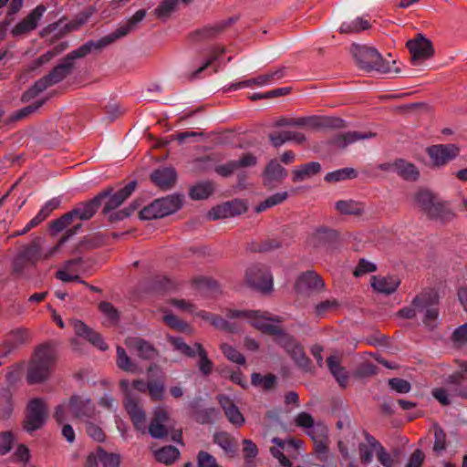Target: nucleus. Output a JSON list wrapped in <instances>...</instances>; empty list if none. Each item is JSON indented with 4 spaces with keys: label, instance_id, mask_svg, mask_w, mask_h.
<instances>
[{
    "label": "nucleus",
    "instance_id": "1",
    "mask_svg": "<svg viewBox=\"0 0 467 467\" xmlns=\"http://www.w3.org/2000/svg\"><path fill=\"white\" fill-rule=\"evenodd\" d=\"M171 304L182 313H189L194 317L205 321H227L228 319H238L246 321H281L273 314L262 310H241L226 308L222 314H213L204 310H197V307L185 299H174Z\"/></svg>",
    "mask_w": 467,
    "mask_h": 467
},
{
    "label": "nucleus",
    "instance_id": "2",
    "mask_svg": "<svg viewBox=\"0 0 467 467\" xmlns=\"http://www.w3.org/2000/svg\"><path fill=\"white\" fill-rule=\"evenodd\" d=\"M440 297L433 289H423L417 294L410 304L400 309L398 317L403 319H414L421 317L426 321L436 320L440 317Z\"/></svg>",
    "mask_w": 467,
    "mask_h": 467
},
{
    "label": "nucleus",
    "instance_id": "3",
    "mask_svg": "<svg viewBox=\"0 0 467 467\" xmlns=\"http://www.w3.org/2000/svg\"><path fill=\"white\" fill-rule=\"evenodd\" d=\"M56 364V349L51 343L37 347L28 363L26 380L37 384L47 380Z\"/></svg>",
    "mask_w": 467,
    "mask_h": 467
},
{
    "label": "nucleus",
    "instance_id": "4",
    "mask_svg": "<svg viewBox=\"0 0 467 467\" xmlns=\"http://www.w3.org/2000/svg\"><path fill=\"white\" fill-rule=\"evenodd\" d=\"M354 56L359 67L367 71L376 70L379 73H400L396 61L384 60L380 54L373 47H356Z\"/></svg>",
    "mask_w": 467,
    "mask_h": 467
},
{
    "label": "nucleus",
    "instance_id": "5",
    "mask_svg": "<svg viewBox=\"0 0 467 467\" xmlns=\"http://www.w3.org/2000/svg\"><path fill=\"white\" fill-rule=\"evenodd\" d=\"M182 202V199L180 195H169L157 199L140 212V218L152 220L167 216L177 212L181 208Z\"/></svg>",
    "mask_w": 467,
    "mask_h": 467
},
{
    "label": "nucleus",
    "instance_id": "6",
    "mask_svg": "<svg viewBox=\"0 0 467 467\" xmlns=\"http://www.w3.org/2000/svg\"><path fill=\"white\" fill-rule=\"evenodd\" d=\"M73 62L64 59L63 63L57 66L47 76L37 80L35 85L29 88L25 97L34 98L44 91L48 87L63 80L71 71Z\"/></svg>",
    "mask_w": 467,
    "mask_h": 467
},
{
    "label": "nucleus",
    "instance_id": "7",
    "mask_svg": "<svg viewBox=\"0 0 467 467\" xmlns=\"http://www.w3.org/2000/svg\"><path fill=\"white\" fill-rule=\"evenodd\" d=\"M81 227L80 223L75 224L72 228L68 229L65 234L61 237L58 244L54 246L48 253L45 255H41L40 245L37 241H34L30 245H28L20 254L19 260H24L25 258L32 265H34L36 261L40 259H47L53 255L58 248L64 244L69 237L74 235L78 230Z\"/></svg>",
    "mask_w": 467,
    "mask_h": 467
},
{
    "label": "nucleus",
    "instance_id": "8",
    "mask_svg": "<svg viewBox=\"0 0 467 467\" xmlns=\"http://www.w3.org/2000/svg\"><path fill=\"white\" fill-rule=\"evenodd\" d=\"M245 282L251 287L266 293L273 288V276L263 265H253L245 272Z\"/></svg>",
    "mask_w": 467,
    "mask_h": 467
},
{
    "label": "nucleus",
    "instance_id": "9",
    "mask_svg": "<svg viewBox=\"0 0 467 467\" xmlns=\"http://www.w3.org/2000/svg\"><path fill=\"white\" fill-rule=\"evenodd\" d=\"M47 415V408L42 399H33L27 405V414L24 421V428L27 431H34L42 427Z\"/></svg>",
    "mask_w": 467,
    "mask_h": 467
},
{
    "label": "nucleus",
    "instance_id": "10",
    "mask_svg": "<svg viewBox=\"0 0 467 467\" xmlns=\"http://www.w3.org/2000/svg\"><path fill=\"white\" fill-rule=\"evenodd\" d=\"M406 47L411 55V63L414 66H419L422 61L431 58L434 54L431 42L421 34L407 41Z\"/></svg>",
    "mask_w": 467,
    "mask_h": 467
},
{
    "label": "nucleus",
    "instance_id": "11",
    "mask_svg": "<svg viewBox=\"0 0 467 467\" xmlns=\"http://www.w3.org/2000/svg\"><path fill=\"white\" fill-rule=\"evenodd\" d=\"M324 289L325 282L321 276L314 271H306L301 274L295 283V290L299 295L320 292Z\"/></svg>",
    "mask_w": 467,
    "mask_h": 467
},
{
    "label": "nucleus",
    "instance_id": "12",
    "mask_svg": "<svg viewBox=\"0 0 467 467\" xmlns=\"http://www.w3.org/2000/svg\"><path fill=\"white\" fill-rule=\"evenodd\" d=\"M431 161L434 166H444L459 154V148L455 144H438L427 149Z\"/></svg>",
    "mask_w": 467,
    "mask_h": 467
},
{
    "label": "nucleus",
    "instance_id": "13",
    "mask_svg": "<svg viewBox=\"0 0 467 467\" xmlns=\"http://www.w3.org/2000/svg\"><path fill=\"white\" fill-rule=\"evenodd\" d=\"M109 194V192H104L88 202L77 204L74 209L70 211L74 222L76 220H89L101 205V201Z\"/></svg>",
    "mask_w": 467,
    "mask_h": 467
},
{
    "label": "nucleus",
    "instance_id": "14",
    "mask_svg": "<svg viewBox=\"0 0 467 467\" xmlns=\"http://www.w3.org/2000/svg\"><path fill=\"white\" fill-rule=\"evenodd\" d=\"M254 325L261 332L274 336L275 341L284 348L286 352L296 344L293 337L285 333L279 326L274 323H254Z\"/></svg>",
    "mask_w": 467,
    "mask_h": 467
},
{
    "label": "nucleus",
    "instance_id": "15",
    "mask_svg": "<svg viewBox=\"0 0 467 467\" xmlns=\"http://www.w3.org/2000/svg\"><path fill=\"white\" fill-rule=\"evenodd\" d=\"M285 70L286 68L284 67H279L276 70L260 75L256 78L234 83L229 88V89H239L243 88L252 87L254 85L261 87L272 84L273 82L284 78L285 75Z\"/></svg>",
    "mask_w": 467,
    "mask_h": 467
},
{
    "label": "nucleus",
    "instance_id": "16",
    "mask_svg": "<svg viewBox=\"0 0 467 467\" xmlns=\"http://www.w3.org/2000/svg\"><path fill=\"white\" fill-rule=\"evenodd\" d=\"M46 10L45 5H37L22 21L14 26L12 34L14 36H21L36 29Z\"/></svg>",
    "mask_w": 467,
    "mask_h": 467
},
{
    "label": "nucleus",
    "instance_id": "17",
    "mask_svg": "<svg viewBox=\"0 0 467 467\" xmlns=\"http://www.w3.org/2000/svg\"><path fill=\"white\" fill-rule=\"evenodd\" d=\"M120 458L119 454L109 453L99 447L95 451L88 454L86 465L87 467H119Z\"/></svg>",
    "mask_w": 467,
    "mask_h": 467
},
{
    "label": "nucleus",
    "instance_id": "18",
    "mask_svg": "<svg viewBox=\"0 0 467 467\" xmlns=\"http://www.w3.org/2000/svg\"><path fill=\"white\" fill-rule=\"evenodd\" d=\"M124 407L135 429L144 433L146 431V414L139 401L127 395Z\"/></svg>",
    "mask_w": 467,
    "mask_h": 467
},
{
    "label": "nucleus",
    "instance_id": "19",
    "mask_svg": "<svg viewBox=\"0 0 467 467\" xmlns=\"http://www.w3.org/2000/svg\"><path fill=\"white\" fill-rule=\"evenodd\" d=\"M246 205L241 200H234L232 202H224L213 208L210 212V216L213 219L227 218L242 214L246 212Z\"/></svg>",
    "mask_w": 467,
    "mask_h": 467
},
{
    "label": "nucleus",
    "instance_id": "20",
    "mask_svg": "<svg viewBox=\"0 0 467 467\" xmlns=\"http://www.w3.org/2000/svg\"><path fill=\"white\" fill-rule=\"evenodd\" d=\"M168 422L169 416L166 410L162 407H158L154 410V416L149 426V432L153 438H163L168 434Z\"/></svg>",
    "mask_w": 467,
    "mask_h": 467
},
{
    "label": "nucleus",
    "instance_id": "21",
    "mask_svg": "<svg viewBox=\"0 0 467 467\" xmlns=\"http://www.w3.org/2000/svg\"><path fill=\"white\" fill-rule=\"evenodd\" d=\"M67 407L69 412L78 419L91 418L95 412V406L91 400L80 396L71 397Z\"/></svg>",
    "mask_w": 467,
    "mask_h": 467
},
{
    "label": "nucleus",
    "instance_id": "22",
    "mask_svg": "<svg viewBox=\"0 0 467 467\" xmlns=\"http://www.w3.org/2000/svg\"><path fill=\"white\" fill-rule=\"evenodd\" d=\"M286 175V170L276 160H271L263 173L264 185L272 188L282 182Z\"/></svg>",
    "mask_w": 467,
    "mask_h": 467
},
{
    "label": "nucleus",
    "instance_id": "23",
    "mask_svg": "<svg viewBox=\"0 0 467 467\" xmlns=\"http://www.w3.org/2000/svg\"><path fill=\"white\" fill-rule=\"evenodd\" d=\"M338 238L339 234L337 231L321 226L311 234L309 243L315 247L331 246L338 241Z\"/></svg>",
    "mask_w": 467,
    "mask_h": 467
},
{
    "label": "nucleus",
    "instance_id": "24",
    "mask_svg": "<svg viewBox=\"0 0 467 467\" xmlns=\"http://www.w3.org/2000/svg\"><path fill=\"white\" fill-rule=\"evenodd\" d=\"M146 11L144 9L138 10L125 24L119 26L114 32L108 35V43H113L115 40L127 36L138 27V25L144 19Z\"/></svg>",
    "mask_w": 467,
    "mask_h": 467
},
{
    "label": "nucleus",
    "instance_id": "25",
    "mask_svg": "<svg viewBox=\"0 0 467 467\" xmlns=\"http://www.w3.org/2000/svg\"><path fill=\"white\" fill-rule=\"evenodd\" d=\"M400 285V279L397 275H373L371 276V286L380 294H393Z\"/></svg>",
    "mask_w": 467,
    "mask_h": 467
},
{
    "label": "nucleus",
    "instance_id": "26",
    "mask_svg": "<svg viewBox=\"0 0 467 467\" xmlns=\"http://www.w3.org/2000/svg\"><path fill=\"white\" fill-rule=\"evenodd\" d=\"M150 179L158 187L168 190L175 184L177 173L172 167H162L155 170Z\"/></svg>",
    "mask_w": 467,
    "mask_h": 467
},
{
    "label": "nucleus",
    "instance_id": "27",
    "mask_svg": "<svg viewBox=\"0 0 467 467\" xmlns=\"http://www.w3.org/2000/svg\"><path fill=\"white\" fill-rule=\"evenodd\" d=\"M125 345L131 349H135L138 355L144 359H151L157 355L156 348L148 341L138 337L126 338Z\"/></svg>",
    "mask_w": 467,
    "mask_h": 467
},
{
    "label": "nucleus",
    "instance_id": "28",
    "mask_svg": "<svg viewBox=\"0 0 467 467\" xmlns=\"http://www.w3.org/2000/svg\"><path fill=\"white\" fill-rule=\"evenodd\" d=\"M137 186L136 182H130L126 186L111 194L109 200L105 203L103 212L108 213L109 211L117 209L120 206L126 199H128L131 193L135 191Z\"/></svg>",
    "mask_w": 467,
    "mask_h": 467
},
{
    "label": "nucleus",
    "instance_id": "29",
    "mask_svg": "<svg viewBox=\"0 0 467 467\" xmlns=\"http://www.w3.org/2000/svg\"><path fill=\"white\" fill-rule=\"evenodd\" d=\"M218 401L223 410L226 418L232 424L235 426H242L244 423L243 414L231 399L224 395H220L218 397Z\"/></svg>",
    "mask_w": 467,
    "mask_h": 467
},
{
    "label": "nucleus",
    "instance_id": "30",
    "mask_svg": "<svg viewBox=\"0 0 467 467\" xmlns=\"http://www.w3.org/2000/svg\"><path fill=\"white\" fill-rule=\"evenodd\" d=\"M74 330L78 337L87 339L99 349L106 350L108 348V345L103 340L101 336L93 331L85 323H75Z\"/></svg>",
    "mask_w": 467,
    "mask_h": 467
},
{
    "label": "nucleus",
    "instance_id": "31",
    "mask_svg": "<svg viewBox=\"0 0 467 467\" xmlns=\"http://www.w3.org/2000/svg\"><path fill=\"white\" fill-rule=\"evenodd\" d=\"M109 38V36H106L98 41H88L81 47H79L78 48L68 53L65 59L68 62H73V60L76 58H81L86 57L88 54L91 52L92 49H100L102 47H105L110 44L106 42V40Z\"/></svg>",
    "mask_w": 467,
    "mask_h": 467
},
{
    "label": "nucleus",
    "instance_id": "32",
    "mask_svg": "<svg viewBox=\"0 0 467 467\" xmlns=\"http://www.w3.org/2000/svg\"><path fill=\"white\" fill-rule=\"evenodd\" d=\"M365 441L377 454L378 461L385 467H392L394 461L391 455L385 450L379 441L367 431H363Z\"/></svg>",
    "mask_w": 467,
    "mask_h": 467
},
{
    "label": "nucleus",
    "instance_id": "33",
    "mask_svg": "<svg viewBox=\"0 0 467 467\" xmlns=\"http://www.w3.org/2000/svg\"><path fill=\"white\" fill-rule=\"evenodd\" d=\"M320 171L321 165L317 161H312L297 166L292 171V181L294 182H304L319 173Z\"/></svg>",
    "mask_w": 467,
    "mask_h": 467
},
{
    "label": "nucleus",
    "instance_id": "34",
    "mask_svg": "<svg viewBox=\"0 0 467 467\" xmlns=\"http://www.w3.org/2000/svg\"><path fill=\"white\" fill-rule=\"evenodd\" d=\"M269 140L275 148L283 145L285 142L293 140L298 144H302L306 140L303 133L297 131L285 130L275 131L269 134Z\"/></svg>",
    "mask_w": 467,
    "mask_h": 467
},
{
    "label": "nucleus",
    "instance_id": "35",
    "mask_svg": "<svg viewBox=\"0 0 467 467\" xmlns=\"http://www.w3.org/2000/svg\"><path fill=\"white\" fill-rule=\"evenodd\" d=\"M234 19L230 18L225 21L218 22L213 26H205L196 32L199 39L201 40H209L217 37L220 36L232 23H234Z\"/></svg>",
    "mask_w": 467,
    "mask_h": 467
},
{
    "label": "nucleus",
    "instance_id": "36",
    "mask_svg": "<svg viewBox=\"0 0 467 467\" xmlns=\"http://www.w3.org/2000/svg\"><path fill=\"white\" fill-rule=\"evenodd\" d=\"M327 367L342 388L348 384V375L344 368L340 366V358L337 356H330L327 360Z\"/></svg>",
    "mask_w": 467,
    "mask_h": 467
},
{
    "label": "nucleus",
    "instance_id": "37",
    "mask_svg": "<svg viewBox=\"0 0 467 467\" xmlns=\"http://www.w3.org/2000/svg\"><path fill=\"white\" fill-rule=\"evenodd\" d=\"M213 442L219 445L226 454L233 457L238 450V443L229 433L222 431L213 435Z\"/></svg>",
    "mask_w": 467,
    "mask_h": 467
},
{
    "label": "nucleus",
    "instance_id": "38",
    "mask_svg": "<svg viewBox=\"0 0 467 467\" xmlns=\"http://www.w3.org/2000/svg\"><path fill=\"white\" fill-rule=\"evenodd\" d=\"M430 218L440 220L441 222H447L453 218L454 214L451 211L447 202L437 201L433 203L431 209L426 213Z\"/></svg>",
    "mask_w": 467,
    "mask_h": 467
},
{
    "label": "nucleus",
    "instance_id": "39",
    "mask_svg": "<svg viewBox=\"0 0 467 467\" xmlns=\"http://www.w3.org/2000/svg\"><path fill=\"white\" fill-rule=\"evenodd\" d=\"M396 173L406 181L415 182L420 176L417 167L405 160L395 161Z\"/></svg>",
    "mask_w": 467,
    "mask_h": 467
},
{
    "label": "nucleus",
    "instance_id": "40",
    "mask_svg": "<svg viewBox=\"0 0 467 467\" xmlns=\"http://www.w3.org/2000/svg\"><path fill=\"white\" fill-rule=\"evenodd\" d=\"M335 209L343 215H361L364 204L354 200H340L335 203Z\"/></svg>",
    "mask_w": 467,
    "mask_h": 467
},
{
    "label": "nucleus",
    "instance_id": "41",
    "mask_svg": "<svg viewBox=\"0 0 467 467\" xmlns=\"http://www.w3.org/2000/svg\"><path fill=\"white\" fill-rule=\"evenodd\" d=\"M81 263H82L81 258H76V259L67 261L64 264L63 268L57 272V274H56L57 278L63 282L78 281V282L86 285V282L80 280L79 275L78 274L70 273L73 265H78Z\"/></svg>",
    "mask_w": 467,
    "mask_h": 467
},
{
    "label": "nucleus",
    "instance_id": "42",
    "mask_svg": "<svg viewBox=\"0 0 467 467\" xmlns=\"http://www.w3.org/2000/svg\"><path fill=\"white\" fill-rule=\"evenodd\" d=\"M370 27L368 19L364 16L357 17L355 20L350 22H344L339 27L341 34H358L363 30H367Z\"/></svg>",
    "mask_w": 467,
    "mask_h": 467
},
{
    "label": "nucleus",
    "instance_id": "43",
    "mask_svg": "<svg viewBox=\"0 0 467 467\" xmlns=\"http://www.w3.org/2000/svg\"><path fill=\"white\" fill-rule=\"evenodd\" d=\"M214 192V184L212 182H202L190 190L189 195L192 200L207 199Z\"/></svg>",
    "mask_w": 467,
    "mask_h": 467
},
{
    "label": "nucleus",
    "instance_id": "44",
    "mask_svg": "<svg viewBox=\"0 0 467 467\" xmlns=\"http://www.w3.org/2000/svg\"><path fill=\"white\" fill-rule=\"evenodd\" d=\"M372 132L348 131L340 134L335 140V143L341 148H345L350 143L359 140L369 139L373 137Z\"/></svg>",
    "mask_w": 467,
    "mask_h": 467
},
{
    "label": "nucleus",
    "instance_id": "45",
    "mask_svg": "<svg viewBox=\"0 0 467 467\" xmlns=\"http://www.w3.org/2000/svg\"><path fill=\"white\" fill-rule=\"evenodd\" d=\"M180 451L174 446H164L161 449L155 451V458L159 462L164 464L173 463L179 457Z\"/></svg>",
    "mask_w": 467,
    "mask_h": 467
},
{
    "label": "nucleus",
    "instance_id": "46",
    "mask_svg": "<svg viewBox=\"0 0 467 467\" xmlns=\"http://www.w3.org/2000/svg\"><path fill=\"white\" fill-rule=\"evenodd\" d=\"M194 347L196 348L197 354L199 356L198 368L202 375L208 376L213 370V363L208 358L207 352L202 344L195 343Z\"/></svg>",
    "mask_w": 467,
    "mask_h": 467
},
{
    "label": "nucleus",
    "instance_id": "47",
    "mask_svg": "<svg viewBox=\"0 0 467 467\" xmlns=\"http://www.w3.org/2000/svg\"><path fill=\"white\" fill-rule=\"evenodd\" d=\"M437 198L427 190H420L415 194V203L425 213L431 209Z\"/></svg>",
    "mask_w": 467,
    "mask_h": 467
},
{
    "label": "nucleus",
    "instance_id": "48",
    "mask_svg": "<svg viewBox=\"0 0 467 467\" xmlns=\"http://www.w3.org/2000/svg\"><path fill=\"white\" fill-rule=\"evenodd\" d=\"M339 307L337 299H327L315 306V313L317 318H327L329 314L336 312Z\"/></svg>",
    "mask_w": 467,
    "mask_h": 467
},
{
    "label": "nucleus",
    "instance_id": "49",
    "mask_svg": "<svg viewBox=\"0 0 467 467\" xmlns=\"http://www.w3.org/2000/svg\"><path fill=\"white\" fill-rule=\"evenodd\" d=\"M12 389L10 387L4 389L0 392V416L8 417L13 410Z\"/></svg>",
    "mask_w": 467,
    "mask_h": 467
},
{
    "label": "nucleus",
    "instance_id": "50",
    "mask_svg": "<svg viewBox=\"0 0 467 467\" xmlns=\"http://www.w3.org/2000/svg\"><path fill=\"white\" fill-rule=\"evenodd\" d=\"M432 430L434 433L433 451L441 454L447 449L446 433L438 423L433 424Z\"/></svg>",
    "mask_w": 467,
    "mask_h": 467
},
{
    "label": "nucleus",
    "instance_id": "51",
    "mask_svg": "<svg viewBox=\"0 0 467 467\" xmlns=\"http://www.w3.org/2000/svg\"><path fill=\"white\" fill-rule=\"evenodd\" d=\"M357 175L358 173L353 168H343L327 173L325 176V181L328 182H336L346 179L356 178Z\"/></svg>",
    "mask_w": 467,
    "mask_h": 467
},
{
    "label": "nucleus",
    "instance_id": "52",
    "mask_svg": "<svg viewBox=\"0 0 467 467\" xmlns=\"http://www.w3.org/2000/svg\"><path fill=\"white\" fill-rule=\"evenodd\" d=\"M288 194L286 192H276L271 196H269L268 198H266L264 202H262L261 203H259L256 207H255V212L256 213H262L264 211H265L266 209L268 208H271L273 206H275L277 204H280L282 203L284 201L286 200Z\"/></svg>",
    "mask_w": 467,
    "mask_h": 467
},
{
    "label": "nucleus",
    "instance_id": "53",
    "mask_svg": "<svg viewBox=\"0 0 467 467\" xmlns=\"http://www.w3.org/2000/svg\"><path fill=\"white\" fill-rule=\"evenodd\" d=\"M117 366L128 372L134 373L137 370V366L131 361L126 350L121 347L117 348Z\"/></svg>",
    "mask_w": 467,
    "mask_h": 467
},
{
    "label": "nucleus",
    "instance_id": "54",
    "mask_svg": "<svg viewBox=\"0 0 467 467\" xmlns=\"http://www.w3.org/2000/svg\"><path fill=\"white\" fill-rule=\"evenodd\" d=\"M296 364L305 370L309 369V358L306 356L303 348L297 343L287 352Z\"/></svg>",
    "mask_w": 467,
    "mask_h": 467
},
{
    "label": "nucleus",
    "instance_id": "55",
    "mask_svg": "<svg viewBox=\"0 0 467 467\" xmlns=\"http://www.w3.org/2000/svg\"><path fill=\"white\" fill-rule=\"evenodd\" d=\"M169 342L171 344V346L178 351H180L182 354L185 355L189 358H193L197 354V349L193 346L191 347L187 345L181 337H169Z\"/></svg>",
    "mask_w": 467,
    "mask_h": 467
},
{
    "label": "nucleus",
    "instance_id": "56",
    "mask_svg": "<svg viewBox=\"0 0 467 467\" xmlns=\"http://www.w3.org/2000/svg\"><path fill=\"white\" fill-rule=\"evenodd\" d=\"M251 382L254 386L261 387L268 390L275 386V377L272 374L263 376L260 373H254L251 377Z\"/></svg>",
    "mask_w": 467,
    "mask_h": 467
},
{
    "label": "nucleus",
    "instance_id": "57",
    "mask_svg": "<svg viewBox=\"0 0 467 467\" xmlns=\"http://www.w3.org/2000/svg\"><path fill=\"white\" fill-rule=\"evenodd\" d=\"M164 390L165 388L163 380L152 379L149 381L148 392L152 400H161L163 399Z\"/></svg>",
    "mask_w": 467,
    "mask_h": 467
},
{
    "label": "nucleus",
    "instance_id": "58",
    "mask_svg": "<svg viewBox=\"0 0 467 467\" xmlns=\"http://www.w3.org/2000/svg\"><path fill=\"white\" fill-rule=\"evenodd\" d=\"M220 348L223 355L231 361L243 365L245 363V358L242 353H240L237 349L233 348L232 346L223 343L220 346Z\"/></svg>",
    "mask_w": 467,
    "mask_h": 467
},
{
    "label": "nucleus",
    "instance_id": "59",
    "mask_svg": "<svg viewBox=\"0 0 467 467\" xmlns=\"http://www.w3.org/2000/svg\"><path fill=\"white\" fill-rule=\"evenodd\" d=\"M273 442L275 443L277 447H272L270 449L272 455L279 461L282 466H290V461L281 451L284 449L285 442L278 438H274Z\"/></svg>",
    "mask_w": 467,
    "mask_h": 467
},
{
    "label": "nucleus",
    "instance_id": "60",
    "mask_svg": "<svg viewBox=\"0 0 467 467\" xmlns=\"http://www.w3.org/2000/svg\"><path fill=\"white\" fill-rule=\"evenodd\" d=\"M224 47H215L210 54L209 58L207 61L200 67L198 69H196L194 72L192 73L191 78H197L204 69H206L213 61H215L222 54L224 53Z\"/></svg>",
    "mask_w": 467,
    "mask_h": 467
},
{
    "label": "nucleus",
    "instance_id": "61",
    "mask_svg": "<svg viewBox=\"0 0 467 467\" xmlns=\"http://www.w3.org/2000/svg\"><path fill=\"white\" fill-rule=\"evenodd\" d=\"M314 442V451L317 454V458L321 462H327V453H328V438L324 440L315 441Z\"/></svg>",
    "mask_w": 467,
    "mask_h": 467
},
{
    "label": "nucleus",
    "instance_id": "62",
    "mask_svg": "<svg viewBox=\"0 0 467 467\" xmlns=\"http://www.w3.org/2000/svg\"><path fill=\"white\" fill-rule=\"evenodd\" d=\"M307 434L311 437L313 441L327 439L328 429L324 423L317 422L307 431Z\"/></svg>",
    "mask_w": 467,
    "mask_h": 467
},
{
    "label": "nucleus",
    "instance_id": "63",
    "mask_svg": "<svg viewBox=\"0 0 467 467\" xmlns=\"http://www.w3.org/2000/svg\"><path fill=\"white\" fill-rule=\"evenodd\" d=\"M74 223V219L70 212L65 213L60 218L52 222L51 228L54 232L58 233L68 227Z\"/></svg>",
    "mask_w": 467,
    "mask_h": 467
},
{
    "label": "nucleus",
    "instance_id": "64",
    "mask_svg": "<svg viewBox=\"0 0 467 467\" xmlns=\"http://www.w3.org/2000/svg\"><path fill=\"white\" fill-rule=\"evenodd\" d=\"M197 462L199 467H222L212 454L204 451H199Z\"/></svg>",
    "mask_w": 467,
    "mask_h": 467
}]
</instances>
